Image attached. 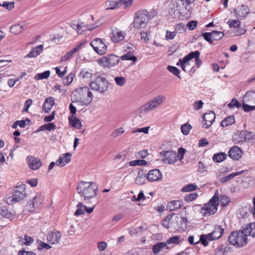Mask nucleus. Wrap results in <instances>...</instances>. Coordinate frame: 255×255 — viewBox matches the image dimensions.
<instances>
[{
  "label": "nucleus",
  "mask_w": 255,
  "mask_h": 255,
  "mask_svg": "<svg viewBox=\"0 0 255 255\" xmlns=\"http://www.w3.org/2000/svg\"><path fill=\"white\" fill-rule=\"evenodd\" d=\"M15 217V213L14 212H11L8 211L7 209L0 207V219L4 218L11 221L13 220Z\"/></svg>",
  "instance_id": "c85d7f7f"
},
{
  "label": "nucleus",
  "mask_w": 255,
  "mask_h": 255,
  "mask_svg": "<svg viewBox=\"0 0 255 255\" xmlns=\"http://www.w3.org/2000/svg\"><path fill=\"white\" fill-rule=\"evenodd\" d=\"M89 85L93 90L104 93L108 88L109 83L106 78L99 76L92 80Z\"/></svg>",
  "instance_id": "6e6552de"
},
{
  "label": "nucleus",
  "mask_w": 255,
  "mask_h": 255,
  "mask_svg": "<svg viewBox=\"0 0 255 255\" xmlns=\"http://www.w3.org/2000/svg\"><path fill=\"white\" fill-rule=\"evenodd\" d=\"M50 74V72L49 70L44 71L43 73H38L36 74L34 79L36 80H41L47 79Z\"/></svg>",
  "instance_id": "37998d69"
},
{
  "label": "nucleus",
  "mask_w": 255,
  "mask_h": 255,
  "mask_svg": "<svg viewBox=\"0 0 255 255\" xmlns=\"http://www.w3.org/2000/svg\"><path fill=\"white\" fill-rule=\"evenodd\" d=\"M14 2L4 1L2 4H0V6H2L8 10H10L14 7Z\"/></svg>",
  "instance_id": "0e129e2a"
},
{
  "label": "nucleus",
  "mask_w": 255,
  "mask_h": 255,
  "mask_svg": "<svg viewBox=\"0 0 255 255\" xmlns=\"http://www.w3.org/2000/svg\"><path fill=\"white\" fill-rule=\"evenodd\" d=\"M27 161L29 167L33 170H37L42 165L40 159L32 156H28Z\"/></svg>",
  "instance_id": "a211bd4d"
},
{
  "label": "nucleus",
  "mask_w": 255,
  "mask_h": 255,
  "mask_svg": "<svg viewBox=\"0 0 255 255\" xmlns=\"http://www.w3.org/2000/svg\"><path fill=\"white\" fill-rule=\"evenodd\" d=\"M55 104L54 99L52 97L47 98L43 103L42 109L44 112L46 113H49L51 108Z\"/></svg>",
  "instance_id": "c756f323"
},
{
  "label": "nucleus",
  "mask_w": 255,
  "mask_h": 255,
  "mask_svg": "<svg viewBox=\"0 0 255 255\" xmlns=\"http://www.w3.org/2000/svg\"><path fill=\"white\" fill-rule=\"evenodd\" d=\"M85 43V42H82L79 44L77 45L75 48L68 51L66 54L61 57V61L64 62L70 58L75 53L77 52L80 49L81 47L83 46Z\"/></svg>",
  "instance_id": "5701e85b"
},
{
  "label": "nucleus",
  "mask_w": 255,
  "mask_h": 255,
  "mask_svg": "<svg viewBox=\"0 0 255 255\" xmlns=\"http://www.w3.org/2000/svg\"><path fill=\"white\" fill-rule=\"evenodd\" d=\"M249 13L250 10L248 6L244 4L233 8V11H231V13H234L235 16H246Z\"/></svg>",
  "instance_id": "aec40b11"
},
{
  "label": "nucleus",
  "mask_w": 255,
  "mask_h": 255,
  "mask_svg": "<svg viewBox=\"0 0 255 255\" xmlns=\"http://www.w3.org/2000/svg\"><path fill=\"white\" fill-rule=\"evenodd\" d=\"M75 77V74L73 73H70L68 75L63 79V83L65 86L70 85Z\"/></svg>",
  "instance_id": "49530a36"
},
{
  "label": "nucleus",
  "mask_w": 255,
  "mask_h": 255,
  "mask_svg": "<svg viewBox=\"0 0 255 255\" xmlns=\"http://www.w3.org/2000/svg\"><path fill=\"white\" fill-rule=\"evenodd\" d=\"M255 99V92L249 91L246 93L243 97V101L246 103L253 104Z\"/></svg>",
  "instance_id": "e433bc0d"
},
{
  "label": "nucleus",
  "mask_w": 255,
  "mask_h": 255,
  "mask_svg": "<svg viewBox=\"0 0 255 255\" xmlns=\"http://www.w3.org/2000/svg\"><path fill=\"white\" fill-rule=\"evenodd\" d=\"M219 194L217 191L209 201L203 206L201 210V213L204 216H209L215 213L219 206Z\"/></svg>",
  "instance_id": "39448f33"
},
{
  "label": "nucleus",
  "mask_w": 255,
  "mask_h": 255,
  "mask_svg": "<svg viewBox=\"0 0 255 255\" xmlns=\"http://www.w3.org/2000/svg\"><path fill=\"white\" fill-rule=\"evenodd\" d=\"M235 123V120L234 116L228 117L221 122V126L222 127H226L232 125Z\"/></svg>",
  "instance_id": "a19ab883"
},
{
  "label": "nucleus",
  "mask_w": 255,
  "mask_h": 255,
  "mask_svg": "<svg viewBox=\"0 0 255 255\" xmlns=\"http://www.w3.org/2000/svg\"><path fill=\"white\" fill-rule=\"evenodd\" d=\"M146 174L147 180L150 182L158 181L162 179V174L158 169L151 170Z\"/></svg>",
  "instance_id": "2eb2a0df"
},
{
  "label": "nucleus",
  "mask_w": 255,
  "mask_h": 255,
  "mask_svg": "<svg viewBox=\"0 0 255 255\" xmlns=\"http://www.w3.org/2000/svg\"><path fill=\"white\" fill-rule=\"evenodd\" d=\"M165 96L159 95L153 98L142 107V111L147 112L159 107L165 101Z\"/></svg>",
  "instance_id": "1a4fd4ad"
},
{
  "label": "nucleus",
  "mask_w": 255,
  "mask_h": 255,
  "mask_svg": "<svg viewBox=\"0 0 255 255\" xmlns=\"http://www.w3.org/2000/svg\"><path fill=\"white\" fill-rule=\"evenodd\" d=\"M195 0H171L167 7L170 16H185L191 14L192 4Z\"/></svg>",
  "instance_id": "f257e3e1"
},
{
  "label": "nucleus",
  "mask_w": 255,
  "mask_h": 255,
  "mask_svg": "<svg viewBox=\"0 0 255 255\" xmlns=\"http://www.w3.org/2000/svg\"><path fill=\"white\" fill-rule=\"evenodd\" d=\"M43 200V196L42 194H37L29 203L28 205L29 207L30 210L31 211L34 210L36 208H38L40 205H41Z\"/></svg>",
  "instance_id": "dca6fc26"
},
{
  "label": "nucleus",
  "mask_w": 255,
  "mask_h": 255,
  "mask_svg": "<svg viewBox=\"0 0 255 255\" xmlns=\"http://www.w3.org/2000/svg\"><path fill=\"white\" fill-rule=\"evenodd\" d=\"M98 61L104 67L110 68L118 64L120 59L116 55L110 54L101 57Z\"/></svg>",
  "instance_id": "9b49d317"
},
{
  "label": "nucleus",
  "mask_w": 255,
  "mask_h": 255,
  "mask_svg": "<svg viewBox=\"0 0 255 255\" xmlns=\"http://www.w3.org/2000/svg\"><path fill=\"white\" fill-rule=\"evenodd\" d=\"M148 22L146 17H135L133 21V26L137 28L140 29L144 28L146 26Z\"/></svg>",
  "instance_id": "4be33fe9"
},
{
  "label": "nucleus",
  "mask_w": 255,
  "mask_h": 255,
  "mask_svg": "<svg viewBox=\"0 0 255 255\" xmlns=\"http://www.w3.org/2000/svg\"><path fill=\"white\" fill-rule=\"evenodd\" d=\"M198 188L197 185L195 183L188 184L184 186L181 190L183 192H191L195 190Z\"/></svg>",
  "instance_id": "c03bdc74"
},
{
  "label": "nucleus",
  "mask_w": 255,
  "mask_h": 255,
  "mask_svg": "<svg viewBox=\"0 0 255 255\" xmlns=\"http://www.w3.org/2000/svg\"><path fill=\"white\" fill-rule=\"evenodd\" d=\"M228 241L231 245L238 248L242 247L247 244V238L242 231L231 233Z\"/></svg>",
  "instance_id": "0eeeda50"
},
{
  "label": "nucleus",
  "mask_w": 255,
  "mask_h": 255,
  "mask_svg": "<svg viewBox=\"0 0 255 255\" xmlns=\"http://www.w3.org/2000/svg\"><path fill=\"white\" fill-rule=\"evenodd\" d=\"M22 26L19 24H15L10 27V31L11 33L17 34L21 32Z\"/></svg>",
  "instance_id": "603ef678"
},
{
  "label": "nucleus",
  "mask_w": 255,
  "mask_h": 255,
  "mask_svg": "<svg viewBox=\"0 0 255 255\" xmlns=\"http://www.w3.org/2000/svg\"><path fill=\"white\" fill-rule=\"evenodd\" d=\"M56 126L55 124L53 123H50L39 127L38 129L36 130V132L44 131L45 130H47L49 131L54 130L56 129Z\"/></svg>",
  "instance_id": "4c0bfd02"
},
{
  "label": "nucleus",
  "mask_w": 255,
  "mask_h": 255,
  "mask_svg": "<svg viewBox=\"0 0 255 255\" xmlns=\"http://www.w3.org/2000/svg\"><path fill=\"white\" fill-rule=\"evenodd\" d=\"M244 135L245 141H248L251 143L255 142V134L252 132L247 130H243Z\"/></svg>",
  "instance_id": "58836bf2"
},
{
  "label": "nucleus",
  "mask_w": 255,
  "mask_h": 255,
  "mask_svg": "<svg viewBox=\"0 0 255 255\" xmlns=\"http://www.w3.org/2000/svg\"><path fill=\"white\" fill-rule=\"evenodd\" d=\"M244 172V171L243 170H242L241 171H238V172H236L235 173H231L226 176L221 178L219 179V181L222 183H225L226 182L229 181L230 180H231L232 179L234 178L236 176L241 175Z\"/></svg>",
  "instance_id": "f704fd0d"
},
{
  "label": "nucleus",
  "mask_w": 255,
  "mask_h": 255,
  "mask_svg": "<svg viewBox=\"0 0 255 255\" xmlns=\"http://www.w3.org/2000/svg\"><path fill=\"white\" fill-rule=\"evenodd\" d=\"M172 248V247L171 246H167L165 242H158L152 247V250L153 254L157 255L164 249H165L166 250H169Z\"/></svg>",
  "instance_id": "bb28decb"
},
{
  "label": "nucleus",
  "mask_w": 255,
  "mask_h": 255,
  "mask_svg": "<svg viewBox=\"0 0 255 255\" xmlns=\"http://www.w3.org/2000/svg\"><path fill=\"white\" fill-rule=\"evenodd\" d=\"M191 128L192 127L191 125L186 123L181 126V130L184 135H187L189 134V131L191 130Z\"/></svg>",
  "instance_id": "864d4df0"
},
{
  "label": "nucleus",
  "mask_w": 255,
  "mask_h": 255,
  "mask_svg": "<svg viewBox=\"0 0 255 255\" xmlns=\"http://www.w3.org/2000/svg\"><path fill=\"white\" fill-rule=\"evenodd\" d=\"M43 48V45H39L38 46H36L35 47L33 48L31 50L30 52L25 56V57H35L42 52Z\"/></svg>",
  "instance_id": "2f4dec72"
},
{
  "label": "nucleus",
  "mask_w": 255,
  "mask_h": 255,
  "mask_svg": "<svg viewBox=\"0 0 255 255\" xmlns=\"http://www.w3.org/2000/svg\"><path fill=\"white\" fill-rule=\"evenodd\" d=\"M186 30L185 25L183 23H179L176 25L175 31L176 33H182Z\"/></svg>",
  "instance_id": "3c124183"
},
{
  "label": "nucleus",
  "mask_w": 255,
  "mask_h": 255,
  "mask_svg": "<svg viewBox=\"0 0 255 255\" xmlns=\"http://www.w3.org/2000/svg\"><path fill=\"white\" fill-rule=\"evenodd\" d=\"M228 106L230 108L236 107L237 108H239L241 107V104L240 102L235 99L232 100L231 102L228 105Z\"/></svg>",
  "instance_id": "69168bd1"
},
{
  "label": "nucleus",
  "mask_w": 255,
  "mask_h": 255,
  "mask_svg": "<svg viewBox=\"0 0 255 255\" xmlns=\"http://www.w3.org/2000/svg\"><path fill=\"white\" fill-rule=\"evenodd\" d=\"M77 192L85 201L94 198L97 194L98 186L94 182L81 181L76 188Z\"/></svg>",
  "instance_id": "f03ea898"
},
{
  "label": "nucleus",
  "mask_w": 255,
  "mask_h": 255,
  "mask_svg": "<svg viewBox=\"0 0 255 255\" xmlns=\"http://www.w3.org/2000/svg\"><path fill=\"white\" fill-rule=\"evenodd\" d=\"M228 23L230 27L237 28L241 25V21L239 19H236L231 21H229Z\"/></svg>",
  "instance_id": "774afa93"
},
{
  "label": "nucleus",
  "mask_w": 255,
  "mask_h": 255,
  "mask_svg": "<svg viewBox=\"0 0 255 255\" xmlns=\"http://www.w3.org/2000/svg\"><path fill=\"white\" fill-rule=\"evenodd\" d=\"M157 14V11L154 8L151 9L149 11L142 9L136 11L134 16H155Z\"/></svg>",
  "instance_id": "7c9ffc66"
},
{
  "label": "nucleus",
  "mask_w": 255,
  "mask_h": 255,
  "mask_svg": "<svg viewBox=\"0 0 255 255\" xmlns=\"http://www.w3.org/2000/svg\"><path fill=\"white\" fill-rule=\"evenodd\" d=\"M162 160L168 164H174L177 160V153L172 150L162 151L160 152Z\"/></svg>",
  "instance_id": "ddd939ff"
},
{
  "label": "nucleus",
  "mask_w": 255,
  "mask_h": 255,
  "mask_svg": "<svg viewBox=\"0 0 255 255\" xmlns=\"http://www.w3.org/2000/svg\"><path fill=\"white\" fill-rule=\"evenodd\" d=\"M115 81L117 85L119 86H123L126 83L127 79L124 77L118 76L115 78Z\"/></svg>",
  "instance_id": "4d7b16f0"
},
{
  "label": "nucleus",
  "mask_w": 255,
  "mask_h": 255,
  "mask_svg": "<svg viewBox=\"0 0 255 255\" xmlns=\"http://www.w3.org/2000/svg\"><path fill=\"white\" fill-rule=\"evenodd\" d=\"M119 3L121 5L124 6V8H127L131 5L133 3V0H119Z\"/></svg>",
  "instance_id": "13d9d810"
},
{
  "label": "nucleus",
  "mask_w": 255,
  "mask_h": 255,
  "mask_svg": "<svg viewBox=\"0 0 255 255\" xmlns=\"http://www.w3.org/2000/svg\"><path fill=\"white\" fill-rule=\"evenodd\" d=\"M128 165L131 166L137 165H145L147 164L146 161L142 159H137L130 161L128 163Z\"/></svg>",
  "instance_id": "de8ad7c7"
},
{
  "label": "nucleus",
  "mask_w": 255,
  "mask_h": 255,
  "mask_svg": "<svg viewBox=\"0 0 255 255\" xmlns=\"http://www.w3.org/2000/svg\"><path fill=\"white\" fill-rule=\"evenodd\" d=\"M204 103L201 100L195 101L193 104V108L195 110H199L202 108Z\"/></svg>",
  "instance_id": "338daca9"
},
{
  "label": "nucleus",
  "mask_w": 255,
  "mask_h": 255,
  "mask_svg": "<svg viewBox=\"0 0 255 255\" xmlns=\"http://www.w3.org/2000/svg\"><path fill=\"white\" fill-rule=\"evenodd\" d=\"M167 69L170 72L174 74L175 76H177L180 79L181 78L180 76V70L174 66L169 65L167 66Z\"/></svg>",
  "instance_id": "8fccbe9b"
},
{
  "label": "nucleus",
  "mask_w": 255,
  "mask_h": 255,
  "mask_svg": "<svg viewBox=\"0 0 255 255\" xmlns=\"http://www.w3.org/2000/svg\"><path fill=\"white\" fill-rule=\"evenodd\" d=\"M62 234L61 232L53 230L49 232L46 236L47 242L50 244H55L59 243Z\"/></svg>",
  "instance_id": "4468645a"
},
{
  "label": "nucleus",
  "mask_w": 255,
  "mask_h": 255,
  "mask_svg": "<svg viewBox=\"0 0 255 255\" xmlns=\"http://www.w3.org/2000/svg\"><path fill=\"white\" fill-rule=\"evenodd\" d=\"M76 93L78 96L73 95L72 100L76 106H88L92 101L93 93L90 91L88 87H83L77 89L73 93Z\"/></svg>",
  "instance_id": "7ed1b4c3"
},
{
  "label": "nucleus",
  "mask_w": 255,
  "mask_h": 255,
  "mask_svg": "<svg viewBox=\"0 0 255 255\" xmlns=\"http://www.w3.org/2000/svg\"><path fill=\"white\" fill-rule=\"evenodd\" d=\"M229 156L233 160H237L242 156V150L237 146H233L228 151Z\"/></svg>",
  "instance_id": "6ab92c4d"
},
{
  "label": "nucleus",
  "mask_w": 255,
  "mask_h": 255,
  "mask_svg": "<svg viewBox=\"0 0 255 255\" xmlns=\"http://www.w3.org/2000/svg\"><path fill=\"white\" fill-rule=\"evenodd\" d=\"M202 36L204 39L208 42L212 43L213 41L212 33L211 32H204L202 33Z\"/></svg>",
  "instance_id": "e2e57ef3"
},
{
  "label": "nucleus",
  "mask_w": 255,
  "mask_h": 255,
  "mask_svg": "<svg viewBox=\"0 0 255 255\" xmlns=\"http://www.w3.org/2000/svg\"><path fill=\"white\" fill-rule=\"evenodd\" d=\"M126 32L116 27L111 28L109 37L114 44L123 41L126 37Z\"/></svg>",
  "instance_id": "9d476101"
},
{
  "label": "nucleus",
  "mask_w": 255,
  "mask_h": 255,
  "mask_svg": "<svg viewBox=\"0 0 255 255\" xmlns=\"http://www.w3.org/2000/svg\"><path fill=\"white\" fill-rule=\"evenodd\" d=\"M90 45L94 50L100 55L105 54L107 51V46L104 43L103 40L100 38H96L90 42Z\"/></svg>",
  "instance_id": "f8f14e48"
},
{
  "label": "nucleus",
  "mask_w": 255,
  "mask_h": 255,
  "mask_svg": "<svg viewBox=\"0 0 255 255\" xmlns=\"http://www.w3.org/2000/svg\"><path fill=\"white\" fill-rule=\"evenodd\" d=\"M183 202L181 200L170 201L167 204L166 210L170 211H175L182 206Z\"/></svg>",
  "instance_id": "cd10ccee"
},
{
  "label": "nucleus",
  "mask_w": 255,
  "mask_h": 255,
  "mask_svg": "<svg viewBox=\"0 0 255 255\" xmlns=\"http://www.w3.org/2000/svg\"><path fill=\"white\" fill-rule=\"evenodd\" d=\"M182 241L183 240L181 239L180 237L175 236L169 238L165 243L167 246H169L170 244L179 245L182 243Z\"/></svg>",
  "instance_id": "ea45409f"
},
{
  "label": "nucleus",
  "mask_w": 255,
  "mask_h": 255,
  "mask_svg": "<svg viewBox=\"0 0 255 255\" xmlns=\"http://www.w3.org/2000/svg\"><path fill=\"white\" fill-rule=\"evenodd\" d=\"M105 22L102 17H90L88 23L84 22L78 23L76 25V30L78 34H82L86 30H93L101 25Z\"/></svg>",
  "instance_id": "20e7f679"
},
{
  "label": "nucleus",
  "mask_w": 255,
  "mask_h": 255,
  "mask_svg": "<svg viewBox=\"0 0 255 255\" xmlns=\"http://www.w3.org/2000/svg\"><path fill=\"white\" fill-rule=\"evenodd\" d=\"M198 197V195L196 193H192L186 195L184 197V200L186 202H189L195 200Z\"/></svg>",
  "instance_id": "bf43d9fd"
},
{
  "label": "nucleus",
  "mask_w": 255,
  "mask_h": 255,
  "mask_svg": "<svg viewBox=\"0 0 255 255\" xmlns=\"http://www.w3.org/2000/svg\"><path fill=\"white\" fill-rule=\"evenodd\" d=\"M77 207L78 209L75 212L74 214L75 216H79L84 213V211L83 210L84 206L81 202H79L77 204Z\"/></svg>",
  "instance_id": "052dcab7"
},
{
  "label": "nucleus",
  "mask_w": 255,
  "mask_h": 255,
  "mask_svg": "<svg viewBox=\"0 0 255 255\" xmlns=\"http://www.w3.org/2000/svg\"><path fill=\"white\" fill-rule=\"evenodd\" d=\"M79 75L84 79H89L92 77V73L91 70L84 69L81 70L79 74Z\"/></svg>",
  "instance_id": "5fc2aeb1"
},
{
  "label": "nucleus",
  "mask_w": 255,
  "mask_h": 255,
  "mask_svg": "<svg viewBox=\"0 0 255 255\" xmlns=\"http://www.w3.org/2000/svg\"><path fill=\"white\" fill-rule=\"evenodd\" d=\"M244 138L245 137L243 131H238L233 136V141L236 144L245 142Z\"/></svg>",
  "instance_id": "c9c22d12"
},
{
  "label": "nucleus",
  "mask_w": 255,
  "mask_h": 255,
  "mask_svg": "<svg viewBox=\"0 0 255 255\" xmlns=\"http://www.w3.org/2000/svg\"><path fill=\"white\" fill-rule=\"evenodd\" d=\"M227 155L224 152L215 154L213 156V160L216 162H221L226 159Z\"/></svg>",
  "instance_id": "79ce46f5"
},
{
  "label": "nucleus",
  "mask_w": 255,
  "mask_h": 255,
  "mask_svg": "<svg viewBox=\"0 0 255 255\" xmlns=\"http://www.w3.org/2000/svg\"><path fill=\"white\" fill-rule=\"evenodd\" d=\"M123 60H131L135 62L137 60L136 57L130 53L124 54L121 57Z\"/></svg>",
  "instance_id": "6e6d98bb"
},
{
  "label": "nucleus",
  "mask_w": 255,
  "mask_h": 255,
  "mask_svg": "<svg viewBox=\"0 0 255 255\" xmlns=\"http://www.w3.org/2000/svg\"><path fill=\"white\" fill-rule=\"evenodd\" d=\"M147 179L146 172L144 170H139L137 176L135 178V183L137 185H143L145 183Z\"/></svg>",
  "instance_id": "b1692460"
},
{
  "label": "nucleus",
  "mask_w": 255,
  "mask_h": 255,
  "mask_svg": "<svg viewBox=\"0 0 255 255\" xmlns=\"http://www.w3.org/2000/svg\"><path fill=\"white\" fill-rule=\"evenodd\" d=\"M69 122L72 127L80 129L82 127L80 120L74 115H72L69 118Z\"/></svg>",
  "instance_id": "72a5a7b5"
},
{
  "label": "nucleus",
  "mask_w": 255,
  "mask_h": 255,
  "mask_svg": "<svg viewBox=\"0 0 255 255\" xmlns=\"http://www.w3.org/2000/svg\"><path fill=\"white\" fill-rule=\"evenodd\" d=\"M121 7L119 0H108L105 3V7L106 10L115 9Z\"/></svg>",
  "instance_id": "473e14b6"
},
{
  "label": "nucleus",
  "mask_w": 255,
  "mask_h": 255,
  "mask_svg": "<svg viewBox=\"0 0 255 255\" xmlns=\"http://www.w3.org/2000/svg\"><path fill=\"white\" fill-rule=\"evenodd\" d=\"M71 158V154L70 153L62 154L56 161V165L63 167L70 161Z\"/></svg>",
  "instance_id": "a878e982"
},
{
  "label": "nucleus",
  "mask_w": 255,
  "mask_h": 255,
  "mask_svg": "<svg viewBox=\"0 0 255 255\" xmlns=\"http://www.w3.org/2000/svg\"><path fill=\"white\" fill-rule=\"evenodd\" d=\"M245 236L255 237V222L251 223L247 225L242 231Z\"/></svg>",
  "instance_id": "393cba45"
},
{
  "label": "nucleus",
  "mask_w": 255,
  "mask_h": 255,
  "mask_svg": "<svg viewBox=\"0 0 255 255\" xmlns=\"http://www.w3.org/2000/svg\"><path fill=\"white\" fill-rule=\"evenodd\" d=\"M208 240L211 241H212L211 238L208 236V234L203 235L200 236V240L197 241L196 243H199V242H201L204 246L206 247L209 244Z\"/></svg>",
  "instance_id": "a18cd8bd"
},
{
  "label": "nucleus",
  "mask_w": 255,
  "mask_h": 255,
  "mask_svg": "<svg viewBox=\"0 0 255 255\" xmlns=\"http://www.w3.org/2000/svg\"><path fill=\"white\" fill-rule=\"evenodd\" d=\"M216 115L213 112L210 111L207 113L203 116V120L204 121L203 127L206 128H209L215 121Z\"/></svg>",
  "instance_id": "f3484780"
},
{
  "label": "nucleus",
  "mask_w": 255,
  "mask_h": 255,
  "mask_svg": "<svg viewBox=\"0 0 255 255\" xmlns=\"http://www.w3.org/2000/svg\"><path fill=\"white\" fill-rule=\"evenodd\" d=\"M213 40H219L223 38L224 35V32L222 31H219L214 30L212 31Z\"/></svg>",
  "instance_id": "09e8293b"
},
{
  "label": "nucleus",
  "mask_w": 255,
  "mask_h": 255,
  "mask_svg": "<svg viewBox=\"0 0 255 255\" xmlns=\"http://www.w3.org/2000/svg\"><path fill=\"white\" fill-rule=\"evenodd\" d=\"M224 230L220 226L215 227L213 231L208 234V236L211 238V240L214 241L219 239L223 235Z\"/></svg>",
  "instance_id": "412c9836"
},
{
  "label": "nucleus",
  "mask_w": 255,
  "mask_h": 255,
  "mask_svg": "<svg viewBox=\"0 0 255 255\" xmlns=\"http://www.w3.org/2000/svg\"><path fill=\"white\" fill-rule=\"evenodd\" d=\"M26 196L24 185L17 186L12 195H6L4 198V201L8 205H13L16 202L23 200Z\"/></svg>",
  "instance_id": "423d86ee"
},
{
  "label": "nucleus",
  "mask_w": 255,
  "mask_h": 255,
  "mask_svg": "<svg viewBox=\"0 0 255 255\" xmlns=\"http://www.w3.org/2000/svg\"><path fill=\"white\" fill-rule=\"evenodd\" d=\"M221 203L222 206L226 207L229 205L230 200L229 198L225 195L220 196Z\"/></svg>",
  "instance_id": "680f3d73"
}]
</instances>
